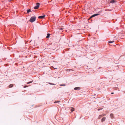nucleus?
I'll use <instances>...</instances> for the list:
<instances>
[{
  "instance_id": "5",
  "label": "nucleus",
  "mask_w": 125,
  "mask_h": 125,
  "mask_svg": "<svg viewBox=\"0 0 125 125\" xmlns=\"http://www.w3.org/2000/svg\"><path fill=\"white\" fill-rule=\"evenodd\" d=\"M104 115H99V116L98 119H100L102 117L104 116Z\"/></svg>"
},
{
  "instance_id": "17",
  "label": "nucleus",
  "mask_w": 125,
  "mask_h": 125,
  "mask_svg": "<svg viewBox=\"0 0 125 125\" xmlns=\"http://www.w3.org/2000/svg\"><path fill=\"white\" fill-rule=\"evenodd\" d=\"M28 87V86H27V85H26V86H24V88H25L26 87Z\"/></svg>"
},
{
  "instance_id": "12",
  "label": "nucleus",
  "mask_w": 125,
  "mask_h": 125,
  "mask_svg": "<svg viewBox=\"0 0 125 125\" xmlns=\"http://www.w3.org/2000/svg\"><path fill=\"white\" fill-rule=\"evenodd\" d=\"M110 116L112 118L113 117V114H110Z\"/></svg>"
},
{
  "instance_id": "6",
  "label": "nucleus",
  "mask_w": 125,
  "mask_h": 125,
  "mask_svg": "<svg viewBox=\"0 0 125 125\" xmlns=\"http://www.w3.org/2000/svg\"><path fill=\"white\" fill-rule=\"evenodd\" d=\"M80 89H81V88H80V87H76L74 88V89L75 90H80Z\"/></svg>"
},
{
  "instance_id": "9",
  "label": "nucleus",
  "mask_w": 125,
  "mask_h": 125,
  "mask_svg": "<svg viewBox=\"0 0 125 125\" xmlns=\"http://www.w3.org/2000/svg\"><path fill=\"white\" fill-rule=\"evenodd\" d=\"M13 86V85L12 84H11L9 86V88H10L12 87Z\"/></svg>"
},
{
  "instance_id": "4",
  "label": "nucleus",
  "mask_w": 125,
  "mask_h": 125,
  "mask_svg": "<svg viewBox=\"0 0 125 125\" xmlns=\"http://www.w3.org/2000/svg\"><path fill=\"white\" fill-rule=\"evenodd\" d=\"M99 15V14H94L93 15H92V16L90 17V18H91L92 17H94L95 16H97V15Z\"/></svg>"
},
{
  "instance_id": "1",
  "label": "nucleus",
  "mask_w": 125,
  "mask_h": 125,
  "mask_svg": "<svg viewBox=\"0 0 125 125\" xmlns=\"http://www.w3.org/2000/svg\"><path fill=\"white\" fill-rule=\"evenodd\" d=\"M36 17L35 16H33L31 17L30 19V21L31 22L35 21L36 20Z\"/></svg>"
},
{
  "instance_id": "22",
  "label": "nucleus",
  "mask_w": 125,
  "mask_h": 125,
  "mask_svg": "<svg viewBox=\"0 0 125 125\" xmlns=\"http://www.w3.org/2000/svg\"><path fill=\"white\" fill-rule=\"evenodd\" d=\"M11 0H9V1H10Z\"/></svg>"
},
{
  "instance_id": "13",
  "label": "nucleus",
  "mask_w": 125,
  "mask_h": 125,
  "mask_svg": "<svg viewBox=\"0 0 125 125\" xmlns=\"http://www.w3.org/2000/svg\"><path fill=\"white\" fill-rule=\"evenodd\" d=\"M114 42V41H109V42H108V43H113Z\"/></svg>"
},
{
  "instance_id": "20",
  "label": "nucleus",
  "mask_w": 125,
  "mask_h": 125,
  "mask_svg": "<svg viewBox=\"0 0 125 125\" xmlns=\"http://www.w3.org/2000/svg\"><path fill=\"white\" fill-rule=\"evenodd\" d=\"M114 94V93H111V94Z\"/></svg>"
},
{
  "instance_id": "18",
  "label": "nucleus",
  "mask_w": 125,
  "mask_h": 125,
  "mask_svg": "<svg viewBox=\"0 0 125 125\" xmlns=\"http://www.w3.org/2000/svg\"><path fill=\"white\" fill-rule=\"evenodd\" d=\"M65 84H61L60 85L61 86H65Z\"/></svg>"
},
{
  "instance_id": "21",
  "label": "nucleus",
  "mask_w": 125,
  "mask_h": 125,
  "mask_svg": "<svg viewBox=\"0 0 125 125\" xmlns=\"http://www.w3.org/2000/svg\"><path fill=\"white\" fill-rule=\"evenodd\" d=\"M60 30H62V28H61L60 29Z\"/></svg>"
},
{
  "instance_id": "10",
  "label": "nucleus",
  "mask_w": 125,
  "mask_h": 125,
  "mask_svg": "<svg viewBox=\"0 0 125 125\" xmlns=\"http://www.w3.org/2000/svg\"><path fill=\"white\" fill-rule=\"evenodd\" d=\"M50 34L49 33H48L47 34V36L46 37V38H49L50 37Z\"/></svg>"
},
{
  "instance_id": "23",
  "label": "nucleus",
  "mask_w": 125,
  "mask_h": 125,
  "mask_svg": "<svg viewBox=\"0 0 125 125\" xmlns=\"http://www.w3.org/2000/svg\"><path fill=\"white\" fill-rule=\"evenodd\" d=\"M100 109H98V110H100Z\"/></svg>"
},
{
  "instance_id": "11",
  "label": "nucleus",
  "mask_w": 125,
  "mask_h": 125,
  "mask_svg": "<svg viewBox=\"0 0 125 125\" xmlns=\"http://www.w3.org/2000/svg\"><path fill=\"white\" fill-rule=\"evenodd\" d=\"M115 0H112L110 1V2L111 3H113L115 2Z\"/></svg>"
},
{
  "instance_id": "8",
  "label": "nucleus",
  "mask_w": 125,
  "mask_h": 125,
  "mask_svg": "<svg viewBox=\"0 0 125 125\" xmlns=\"http://www.w3.org/2000/svg\"><path fill=\"white\" fill-rule=\"evenodd\" d=\"M71 112H72L73 111H74V108L73 107H72L71 109Z\"/></svg>"
},
{
  "instance_id": "16",
  "label": "nucleus",
  "mask_w": 125,
  "mask_h": 125,
  "mask_svg": "<svg viewBox=\"0 0 125 125\" xmlns=\"http://www.w3.org/2000/svg\"><path fill=\"white\" fill-rule=\"evenodd\" d=\"M49 83L50 84H51V85H54V84H53V83Z\"/></svg>"
},
{
  "instance_id": "14",
  "label": "nucleus",
  "mask_w": 125,
  "mask_h": 125,
  "mask_svg": "<svg viewBox=\"0 0 125 125\" xmlns=\"http://www.w3.org/2000/svg\"><path fill=\"white\" fill-rule=\"evenodd\" d=\"M31 11L30 9L28 10H27V13H29Z\"/></svg>"
},
{
  "instance_id": "3",
  "label": "nucleus",
  "mask_w": 125,
  "mask_h": 125,
  "mask_svg": "<svg viewBox=\"0 0 125 125\" xmlns=\"http://www.w3.org/2000/svg\"><path fill=\"white\" fill-rule=\"evenodd\" d=\"M45 17V15H43L40 16L38 17V18L40 19H43Z\"/></svg>"
},
{
  "instance_id": "7",
  "label": "nucleus",
  "mask_w": 125,
  "mask_h": 125,
  "mask_svg": "<svg viewBox=\"0 0 125 125\" xmlns=\"http://www.w3.org/2000/svg\"><path fill=\"white\" fill-rule=\"evenodd\" d=\"M105 119L106 118L105 117H103L101 120L102 122H103V121H104L105 120Z\"/></svg>"
},
{
  "instance_id": "19",
  "label": "nucleus",
  "mask_w": 125,
  "mask_h": 125,
  "mask_svg": "<svg viewBox=\"0 0 125 125\" xmlns=\"http://www.w3.org/2000/svg\"><path fill=\"white\" fill-rule=\"evenodd\" d=\"M59 102V101H55V102H54V103H57V102Z\"/></svg>"
},
{
  "instance_id": "2",
  "label": "nucleus",
  "mask_w": 125,
  "mask_h": 125,
  "mask_svg": "<svg viewBox=\"0 0 125 125\" xmlns=\"http://www.w3.org/2000/svg\"><path fill=\"white\" fill-rule=\"evenodd\" d=\"M40 4L39 3H36V5L34 7V9H38L39 7Z\"/></svg>"
},
{
  "instance_id": "15",
  "label": "nucleus",
  "mask_w": 125,
  "mask_h": 125,
  "mask_svg": "<svg viewBox=\"0 0 125 125\" xmlns=\"http://www.w3.org/2000/svg\"><path fill=\"white\" fill-rule=\"evenodd\" d=\"M32 82V81H31L30 82H28L27 83V84H29V83H31Z\"/></svg>"
}]
</instances>
